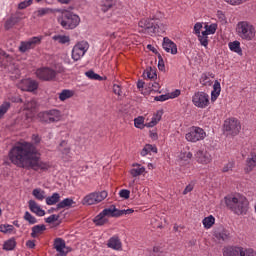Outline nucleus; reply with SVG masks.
<instances>
[{"label": "nucleus", "mask_w": 256, "mask_h": 256, "mask_svg": "<svg viewBox=\"0 0 256 256\" xmlns=\"http://www.w3.org/2000/svg\"><path fill=\"white\" fill-rule=\"evenodd\" d=\"M41 154L31 142H19L9 152V159L13 165L22 169H34V171H47L49 163L39 160Z\"/></svg>", "instance_id": "1"}, {"label": "nucleus", "mask_w": 256, "mask_h": 256, "mask_svg": "<svg viewBox=\"0 0 256 256\" xmlns=\"http://www.w3.org/2000/svg\"><path fill=\"white\" fill-rule=\"evenodd\" d=\"M224 203L234 215H247L249 200L241 193H232L224 197Z\"/></svg>", "instance_id": "2"}, {"label": "nucleus", "mask_w": 256, "mask_h": 256, "mask_svg": "<svg viewBox=\"0 0 256 256\" xmlns=\"http://www.w3.org/2000/svg\"><path fill=\"white\" fill-rule=\"evenodd\" d=\"M138 27L141 29L142 33L146 35H157V33H163L167 27L163 23L155 22L154 19L143 18L139 21Z\"/></svg>", "instance_id": "3"}, {"label": "nucleus", "mask_w": 256, "mask_h": 256, "mask_svg": "<svg viewBox=\"0 0 256 256\" xmlns=\"http://www.w3.org/2000/svg\"><path fill=\"white\" fill-rule=\"evenodd\" d=\"M236 33L238 37L244 39V41H253L255 38V27L247 21L238 22L236 25Z\"/></svg>", "instance_id": "4"}, {"label": "nucleus", "mask_w": 256, "mask_h": 256, "mask_svg": "<svg viewBox=\"0 0 256 256\" xmlns=\"http://www.w3.org/2000/svg\"><path fill=\"white\" fill-rule=\"evenodd\" d=\"M59 21L64 29H76L81 23V18L71 11H64Z\"/></svg>", "instance_id": "5"}, {"label": "nucleus", "mask_w": 256, "mask_h": 256, "mask_svg": "<svg viewBox=\"0 0 256 256\" xmlns=\"http://www.w3.org/2000/svg\"><path fill=\"white\" fill-rule=\"evenodd\" d=\"M223 256H256V252L253 248L228 246L223 249Z\"/></svg>", "instance_id": "6"}, {"label": "nucleus", "mask_w": 256, "mask_h": 256, "mask_svg": "<svg viewBox=\"0 0 256 256\" xmlns=\"http://www.w3.org/2000/svg\"><path fill=\"white\" fill-rule=\"evenodd\" d=\"M38 119L41 123H59V121L63 119V114L57 109H50L40 112Z\"/></svg>", "instance_id": "7"}, {"label": "nucleus", "mask_w": 256, "mask_h": 256, "mask_svg": "<svg viewBox=\"0 0 256 256\" xmlns=\"http://www.w3.org/2000/svg\"><path fill=\"white\" fill-rule=\"evenodd\" d=\"M108 195L109 193L105 190L91 192L82 199V205H99V203L105 201Z\"/></svg>", "instance_id": "8"}, {"label": "nucleus", "mask_w": 256, "mask_h": 256, "mask_svg": "<svg viewBox=\"0 0 256 256\" xmlns=\"http://www.w3.org/2000/svg\"><path fill=\"white\" fill-rule=\"evenodd\" d=\"M205 137H207L205 130L197 126H192L185 135V139L189 143H197L198 141H203Z\"/></svg>", "instance_id": "9"}, {"label": "nucleus", "mask_w": 256, "mask_h": 256, "mask_svg": "<svg viewBox=\"0 0 256 256\" xmlns=\"http://www.w3.org/2000/svg\"><path fill=\"white\" fill-rule=\"evenodd\" d=\"M87 51H89V42L82 40L76 43L72 49L73 61H80L82 57H85Z\"/></svg>", "instance_id": "10"}, {"label": "nucleus", "mask_w": 256, "mask_h": 256, "mask_svg": "<svg viewBox=\"0 0 256 256\" xmlns=\"http://www.w3.org/2000/svg\"><path fill=\"white\" fill-rule=\"evenodd\" d=\"M192 103L198 109H207L209 107V94L201 91L194 93Z\"/></svg>", "instance_id": "11"}, {"label": "nucleus", "mask_w": 256, "mask_h": 256, "mask_svg": "<svg viewBox=\"0 0 256 256\" xmlns=\"http://www.w3.org/2000/svg\"><path fill=\"white\" fill-rule=\"evenodd\" d=\"M224 131L227 135H239L241 122L236 118H228L224 121Z\"/></svg>", "instance_id": "12"}, {"label": "nucleus", "mask_w": 256, "mask_h": 256, "mask_svg": "<svg viewBox=\"0 0 256 256\" xmlns=\"http://www.w3.org/2000/svg\"><path fill=\"white\" fill-rule=\"evenodd\" d=\"M36 77L42 81H53L57 77V72L49 67H42L36 70Z\"/></svg>", "instance_id": "13"}, {"label": "nucleus", "mask_w": 256, "mask_h": 256, "mask_svg": "<svg viewBox=\"0 0 256 256\" xmlns=\"http://www.w3.org/2000/svg\"><path fill=\"white\" fill-rule=\"evenodd\" d=\"M194 156L197 163H199L200 165H209V163H212L213 161V156L211 155V153L204 148L196 151Z\"/></svg>", "instance_id": "14"}, {"label": "nucleus", "mask_w": 256, "mask_h": 256, "mask_svg": "<svg viewBox=\"0 0 256 256\" xmlns=\"http://www.w3.org/2000/svg\"><path fill=\"white\" fill-rule=\"evenodd\" d=\"M18 87L21 89V91L33 93V91H37V89H39V82L31 78H26L19 82Z\"/></svg>", "instance_id": "15"}, {"label": "nucleus", "mask_w": 256, "mask_h": 256, "mask_svg": "<svg viewBox=\"0 0 256 256\" xmlns=\"http://www.w3.org/2000/svg\"><path fill=\"white\" fill-rule=\"evenodd\" d=\"M54 249L57 251L58 256H67L71 248L65 244L63 238H56L54 240Z\"/></svg>", "instance_id": "16"}, {"label": "nucleus", "mask_w": 256, "mask_h": 256, "mask_svg": "<svg viewBox=\"0 0 256 256\" xmlns=\"http://www.w3.org/2000/svg\"><path fill=\"white\" fill-rule=\"evenodd\" d=\"M37 43H41V37H33L27 41H22L19 46L20 53H27V51L33 49Z\"/></svg>", "instance_id": "17"}, {"label": "nucleus", "mask_w": 256, "mask_h": 256, "mask_svg": "<svg viewBox=\"0 0 256 256\" xmlns=\"http://www.w3.org/2000/svg\"><path fill=\"white\" fill-rule=\"evenodd\" d=\"M162 47L166 51V53H171V55H177V44L171 41V39L164 38Z\"/></svg>", "instance_id": "18"}, {"label": "nucleus", "mask_w": 256, "mask_h": 256, "mask_svg": "<svg viewBox=\"0 0 256 256\" xmlns=\"http://www.w3.org/2000/svg\"><path fill=\"white\" fill-rule=\"evenodd\" d=\"M28 207L32 213H35L38 217H45V210L41 208L35 200H29Z\"/></svg>", "instance_id": "19"}, {"label": "nucleus", "mask_w": 256, "mask_h": 256, "mask_svg": "<svg viewBox=\"0 0 256 256\" xmlns=\"http://www.w3.org/2000/svg\"><path fill=\"white\" fill-rule=\"evenodd\" d=\"M109 249H114V251H121L123 244L121 243V239L119 236H113L108 240L107 243Z\"/></svg>", "instance_id": "20"}, {"label": "nucleus", "mask_w": 256, "mask_h": 256, "mask_svg": "<svg viewBox=\"0 0 256 256\" xmlns=\"http://www.w3.org/2000/svg\"><path fill=\"white\" fill-rule=\"evenodd\" d=\"M256 167V154L252 153L249 155L246 159V167H245V172L246 173H251Z\"/></svg>", "instance_id": "21"}, {"label": "nucleus", "mask_w": 256, "mask_h": 256, "mask_svg": "<svg viewBox=\"0 0 256 256\" xmlns=\"http://www.w3.org/2000/svg\"><path fill=\"white\" fill-rule=\"evenodd\" d=\"M93 223L96 225V227H103V225H107V223H109V218H107L103 211H101L95 216Z\"/></svg>", "instance_id": "22"}, {"label": "nucleus", "mask_w": 256, "mask_h": 256, "mask_svg": "<svg viewBox=\"0 0 256 256\" xmlns=\"http://www.w3.org/2000/svg\"><path fill=\"white\" fill-rule=\"evenodd\" d=\"M163 117V110H158L151 118V121L145 124V127L152 128L155 127L161 121Z\"/></svg>", "instance_id": "23"}, {"label": "nucleus", "mask_w": 256, "mask_h": 256, "mask_svg": "<svg viewBox=\"0 0 256 256\" xmlns=\"http://www.w3.org/2000/svg\"><path fill=\"white\" fill-rule=\"evenodd\" d=\"M220 95H221V83L216 80L213 84V90L211 91L212 103H215V101H217Z\"/></svg>", "instance_id": "24"}, {"label": "nucleus", "mask_w": 256, "mask_h": 256, "mask_svg": "<svg viewBox=\"0 0 256 256\" xmlns=\"http://www.w3.org/2000/svg\"><path fill=\"white\" fill-rule=\"evenodd\" d=\"M102 213L106 216V219H109V217H119V209L115 205L105 208L102 210Z\"/></svg>", "instance_id": "25"}, {"label": "nucleus", "mask_w": 256, "mask_h": 256, "mask_svg": "<svg viewBox=\"0 0 256 256\" xmlns=\"http://www.w3.org/2000/svg\"><path fill=\"white\" fill-rule=\"evenodd\" d=\"M11 61H13V57L0 49V67H7V65L11 64Z\"/></svg>", "instance_id": "26"}, {"label": "nucleus", "mask_w": 256, "mask_h": 256, "mask_svg": "<svg viewBox=\"0 0 256 256\" xmlns=\"http://www.w3.org/2000/svg\"><path fill=\"white\" fill-rule=\"evenodd\" d=\"M46 229H47V227L45 226V224L35 225L34 227H32V232H31L32 239H37V237H39V235H43V232Z\"/></svg>", "instance_id": "27"}, {"label": "nucleus", "mask_w": 256, "mask_h": 256, "mask_svg": "<svg viewBox=\"0 0 256 256\" xmlns=\"http://www.w3.org/2000/svg\"><path fill=\"white\" fill-rule=\"evenodd\" d=\"M213 77H215V75L203 73L200 77L201 85H204L205 87H211V85H213V81L211 80Z\"/></svg>", "instance_id": "28"}, {"label": "nucleus", "mask_w": 256, "mask_h": 256, "mask_svg": "<svg viewBox=\"0 0 256 256\" xmlns=\"http://www.w3.org/2000/svg\"><path fill=\"white\" fill-rule=\"evenodd\" d=\"M228 47L230 49V51H232L233 53H237V55H243V49H241V42L239 41H233L228 43Z\"/></svg>", "instance_id": "29"}, {"label": "nucleus", "mask_w": 256, "mask_h": 256, "mask_svg": "<svg viewBox=\"0 0 256 256\" xmlns=\"http://www.w3.org/2000/svg\"><path fill=\"white\" fill-rule=\"evenodd\" d=\"M133 167L134 168L130 170V175H132V177H139L145 173V167L141 166V164H133Z\"/></svg>", "instance_id": "30"}, {"label": "nucleus", "mask_w": 256, "mask_h": 256, "mask_svg": "<svg viewBox=\"0 0 256 256\" xmlns=\"http://www.w3.org/2000/svg\"><path fill=\"white\" fill-rule=\"evenodd\" d=\"M53 41H57V43H59L60 45H67V43L71 42V38L67 35H54L52 37Z\"/></svg>", "instance_id": "31"}, {"label": "nucleus", "mask_w": 256, "mask_h": 256, "mask_svg": "<svg viewBox=\"0 0 256 256\" xmlns=\"http://www.w3.org/2000/svg\"><path fill=\"white\" fill-rule=\"evenodd\" d=\"M61 200V195L57 192L53 193L51 196L46 197V205H57Z\"/></svg>", "instance_id": "32"}, {"label": "nucleus", "mask_w": 256, "mask_h": 256, "mask_svg": "<svg viewBox=\"0 0 256 256\" xmlns=\"http://www.w3.org/2000/svg\"><path fill=\"white\" fill-rule=\"evenodd\" d=\"M58 151L62 153V155L69 156L71 153V147H69L67 141H62L58 146Z\"/></svg>", "instance_id": "33"}, {"label": "nucleus", "mask_w": 256, "mask_h": 256, "mask_svg": "<svg viewBox=\"0 0 256 256\" xmlns=\"http://www.w3.org/2000/svg\"><path fill=\"white\" fill-rule=\"evenodd\" d=\"M75 95V91L69 90V89H64L59 93V99L61 101H67V99H71Z\"/></svg>", "instance_id": "34"}, {"label": "nucleus", "mask_w": 256, "mask_h": 256, "mask_svg": "<svg viewBox=\"0 0 256 256\" xmlns=\"http://www.w3.org/2000/svg\"><path fill=\"white\" fill-rule=\"evenodd\" d=\"M75 201H73V199L71 198H65L64 200L60 201L57 206L56 209H65V207H72L74 205Z\"/></svg>", "instance_id": "35"}, {"label": "nucleus", "mask_w": 256, "mask_h": 256, "mask_svg": "<svg viewBox=\"0 0 256 256\" xmlns=\"http://www.w3.org/2000/svg\"><path fill=\"white\" fill-rule=\"evenodd\" d=\"M149 153H157V146L146 144L141 151V156L146 157V155H149Z\"/></svg>", "instance_id": "36"}, {"label": "nucleus", "mask_w": 256, "mask_h": 256, "mask_svg": "<svg viewBox=\"0 0 256 256\" xmlns=\"http://www.w3.org/2000/svg\"><path fill=\"white\" fill-rule=\"evenodd\" d=\"M204 229H211L215 225V217L213 215L207 216L202 220Z\"/></svg>", "instance_id": "37"}, {"label": "nucleus", "mask_w": 256, "mask_h": 256, "mask_svg": "<svg viewBox=\"0 0 256 256\" xmlns=\"http://www.w3.org/2000/svg\"><path fill=\"white\" fill-rule=\"evenodd\" d=\"M32 195L33 197H35V199H37L38 201H43L44 199H47V197L45 196V192L44 190H42L41 188H36L32 191Z\"/></svg>", "instance_id": "38"}, {"label": "nucleus", "mask_w": 256, "mask_h": 256, "mask_svg": "<svg viewBox=\"0 0 256 256\" xmlns=\"http://www.w3.org/2000/svg\"><path fill=\"white\" fill-rule=\"evenodd\" d=\"M17 246V242L15 241V238H10L6 242H4L3 249L5 251H13L15 247Z\"/></svg>", "instance_id": "39"}, {"label": "nucleus", "mask_w": 256, "mask_h": 256, "mask_svg": "<svg viewBox=\"0 0 256 256\" xmlns=\"http://www.w3.org/2000/svg\"><path fill=\"white\" fill-rule=\"evenodd\" d=\"M209 34H206V32H202L200 35H198V41L202 45V47H207L209 45Z\"/></svg>", "instance_id": "40"}, {"label": "nucleus", "mask_w": 256, "mask_h": 256, "mask_svg": "<svg viewBox=\"0 0 256 256\" xmlns=\"http://www.w3.org/2000/svg\"><path fill=\"white\" fill-rule=\"evenodd\" d=\"M204 29L205 31L203 32L206 33V35H215V33L217 32V23L205 25Z\"/></svg>", "instance_id": "41"}, {"label": "nucleus", "mask_w": 256, "mask_h": 256, "mask_svg": "<svg viewBox=\"0 0 256 256\" xmlns=\"http://www.w3.org/2000/svg\"><path fill=\"white\" fill-rule=\"evenodd\" d=\"M134 127H136V129H145V118L142 116L135 118Z\"/></svg>", "instance_id": "42"}, {"label": "nucleus", "mask_w": 256, "mask_h": 256, "mask_svg": "<svg viewBox=\"0 0 256 256\" xmlns=\"http://www.w3.org/2000/svg\"><path fill=\"white\" fill-rule=\"evenodd\" d=\"M11 109L10 102H3L0 106V119H3L5 113H7Z\"/></svg>", "instance_id": "43"}, {"label": "nucleus", "mask_w": 256, "mask_h": 256, "mask_svg": "<svg viewBox=\"0 0 256 256\" xmlns=\"http://www.w3.org/2000/svg\"><path fill=\"white\" fill-rule=\"evenodd\" d=\"M19 21H21V19L19 17H17V16L11 17L5 23L6 29H11V27H13V25H17V23H19Z\"/></svg>", "instance_id": "44"}, {"label": "nucleus", "mask_w": 256, "mask_h": 256, "mask_svg": "<svg viewBox=\"0 0 256 256\" xmlns=\"http://www.w3.org/2000/svg\"><path fill=\"white\" fill-rule=\"evenodd\" d=\"M24 220L27 221L29 225H35V223H37V218H35V216H33L31 213H29V211H26L24 213Z\"/></svg>", "instance_id": "45"}, {"label": "nucleus", "mask_w": 256, "mask_h": 256, "mask_svg": "<svg viewBox=\"0 0 256 256\" xmlns=\"http://www.w3.org/2000/svg\"><path fill=\"white\" fill-rule=\"evenodd\" d=\"M85 75L88 77V79H92L93 81H103V77L97 73H94L93 70L87 71Z\"/></svg>", "instance_id": "46"}, {"label": "nucleus", "mask_w": 256, "mask_h": 256, "mask_svg": "<svg viewBox=\"0 0 256 256\" xmlns=\"http://www.w3.org/2000/svg\"><path fill=\"white\" fill-rule=\"evenodd\" d=\"M13 229H15V227H13V225L10 224H1L0 225V232L1 233H13Z\"/></svg>", "instance_id": "47"}, {"label": "nucleus", "mask_w": 256, "mask_h": 256, "mask_svg": "<svg viewBox=\"0 0 256 256\" xmlns=\"http://www.w3.org/2000/svg\"><path fill=\"white\" fill-rule=\"evenodd\" d=\"M216 238H218L219 241H227V239H229V232H227V230L217 232Z\"/></svg>", "instance_id": "48"}, {"label": "nucleus", "mask_w": 256, "mask_h": 256, "mask_svg": "<svg viewBox=\"0 0 256 256\" xmlns=\"http://www.w3.org/2000/svg\"><path fill=\"white\" fill-rule=\"evenodd\" d=\"M216 17H217L219 23H221L222 25H226L227 17L225 16V13H223V11L218 10L216 13Z\"/></svg>", "instance_id": "49"}, {"label": "nucleus", "mask_w": 256, "mask_h": 256, "mask_svg": "<svg viewBox=\"0 0 256 256\" xmlns=\"http://www.w3.org/2000/svg\"><path fill=\"white\" fill-rule=\"evenodd\" d=\"M144 75L147 77V79H157V72L152 68L146 70Z\"/></svg>", "instance_id": "50"}, {"label": "nucleus", "mask_w": 256, "mask_h": 256, "mask_svg": "<svg viewBox=\"0 0 256 256\" xmlns=\"http://www.w3.org/2000/svg\"><path fill=\"white\" fill-rule=\"evenodd\" d=\"M33 4V0H25L18 4V9H27L30 5Z\"/></svg>", "instance_id": "51"}, {"label": "nucleus", "mask_w": 256, "mask_h": 256, "mask_svg": "<svg viewBox=\"0 0 256 256\" xmlns=\"http://www.w3.org/2000/svg\"><path fill=\"white\" fill-rule=\"evenodd\" d=\"M37 107V102L35 100H30L25 103V109L28 111L31 109H35Z\"/></svg>", "instance_id": "52"}, {"label": "nucleus", "mask_w": 256, "mask_h": 256, "mask_svg": "<svg viewBox=\"0 0 256 256\" xmlns=\"http://www.w3.org/2000/svg\"><path fill=\"white\" fill-rule=\"evenodd\" d=\"M131 195V191L127 190V189H122L120 190L119 192V196L122 198V199H129Z\"/></svg>", "instance_id": "53"}, {"label": "nucleus", "mask_w": 256, "mask_h": 256, "mask_svg": "<svg viewBox=\"0 0 256 256\" xmlns=\"http://www.w3.org/2000/svg\"><path fill=\"white\" fill-rule=\"evenodd\" d=\"M193 189H195V182H191L185 187L183 191V195H187L188 193H191Z\"/></svg>", "instance_id": "54"}, {"label": "nucleus", "mask_w": 256, "mask_h": 256, "mask_svg": "<svg viewBox=\"0 0 256 256\" xmlns=\"http://www.w3.org/2000/svg\"><path fill=\"white\" fill-rule=\"evenodd\" d=\"M201 29H203V23L197 22L194 25V34L197 35V36L201 35Z\"/></svg>", "instance_id": "55"}, {"label": "nucleus", "mask_w": 256, "mask_h": 256, "mask_svg": "<svg viewBox=\"0 0 256 256\" xmlns=\"http://www.w3.org/2000/svg\"><path fill=\"white\" fill-rule=\"evenodd\" d=\"M235 167V162H228L222 169L223 173H227L229 171H231V169H233Z\"/></svg>", "instance_id": "56"}, {"label": "nucleus", "mask_w": 256, "mask_h": 256, "mask_svg": "<svg viewBox=\"0 0 256 256\" xmlns=\"http://www.w3.org/2000/svg\"><path fill=\"white\" fill-rule=\"evenodd\" d=\"M169 99H171V96H169V94H163V95H160V96H156V97L154 98V100H156V101H161V102L167 101V100H169Z\"/></svg>", "instance_id": "57"}, {"label": "nucleus", "mask_w": 256, "mask_h": 256, "mask_svg": "<svg viewBox=\"0 0 256 256\" xmlns=\"http://www.w3.org/2000/svg\"><path fill=\"white\" fill-rule=\"evenodd\" d=\"M59 220V215L52 214L48 218L45 219L46 223H55V221Z\"/></svg>", "instance_id": "58"}, {"label": "nucleus", "mask_w": 256, "mask_h": 256, "mask_svg": "<svg viewBox=\"0 0 256 256\" xmlns=\"http://www.w3.org/2000/svg\"><path fill=\"white\" fill-rule=\"evenodd\" d=\"M226 3H229V5H241L245 3L247 0H224Z\"/></svg>", "instance_id": "59"}, {"label": "nucleus", "mask_w": 256, "mask_h": 256, "mask_svg": "<svg viewBox=\"0 0 256 256\" xmlns=\"http://www.w3.org/2000/svg\"><path fill=\"white\" fill-rule=\"evenodd\" d=\"M135 210L133 209H126V210H118L119 217H122V215H131V213H134Z\"/></svg>", "instance_id": "60"}, {"label": "nucleus", "mask_w": 256, "mask_h": 256, "mask_svg": "<svg viewBox=\"0 0 256 256\" xmlns=\"http://www.w3.org/2000/svg\"><path fill=\"white\" fill-rule=\"evenodd\" d=\"M113 93H115V95L121 96V86H119L118 84H114Z\"/></svg>", "instance_id": "61"}, {"label": "nucleus", "mask_w": 256, "mask_h": 256, "mask_svg": "<svg viewBox=\"0 0 256 256\" xmlns=\"http://www.w3.org/2000/svg\"><path fill=\"white\" fill-rule=\"evenodd\" d=\"M158 68L160 69V71H163V69H165V62L163 61V58L161 56H159Z\"/></svg>", "instance_id": "62"}, {"label": "nucleus", "mask_w": 256, "mask_h": 256, "mask_svg": "<svg viewBox=\"0 0 256 256\" xmlns=\"http://www.w3.org/2000/svg\"><path fill=\"white\" fill-rule=\"evenodd\" d=\"M26 247H28V249H35V240H28L26 242Z\"/></svg>", "instance_id": "63"}, {"label": "nucleus", "mask_w": 256, "mask_h": 256, "mask_svg": "<svg viewBox=\"0 0 256 256\" xmlns=\"http://www.w3.org/2000/svg\"><path fill=\"white\" fill-rule=\"evenodd\" d=\"M38 17H43V15H47V9L41 8L37 11Z\"/></svg>", "instance_id": "64"}]
</instances>
